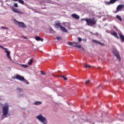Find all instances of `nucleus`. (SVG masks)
<instances>
[{
    "label": "nucleus",
    "mask_w": 124,
    "mask_h": 124,
    "mask_svg": "<svg viewBox=\"0 0 124 124\" xmlns=\"http://www.w3.org/2000/svg\"><path fill=\"white\" fill-rule=\"evenodd\" d=\"M83 20L86 21L88 26L93 27V26H95V25H96L97 21L94 17L93 18H84Z\"/></svg>",
    "instance_id": "f257e3e1"
},
{
    "label": "nucleus",
    "mask_w": 124,
    "mask_h": 124,
    "mask_svg": "<svg viewBox=\"0 0 124 124\" xmlns=\"http://www.w3.org/2000/svg\"><path fill=\"white\" fill-rule=\"evenodd\" d=\"M54 27L55 28L61 29V31H63L64 32H67V30H66V28L62 27V24L60 23V21H57L55 22Z\"/></svg>",
    "instance_id": "f03ea898"
},
{
    "label": "nucleus",
    "mask_w": 124,
    "mask_h": 124,
    "mask_svg": "<svg viewBox=\"0 0 124 124\" xmlns=\"http://www.w3.org/2000/svg\"><path fill=\"white\" fill-rule=\"evenodd\" d=\"M15 24L18 26L19 28H22V29H26L27 28V25L23 22H19L16 20H15Z\"/></svg>",
    "instance_id": "7ed1b4c3"
},
{
    "label": "nucleus",
    "mask_w": 124,
    "mask_h": 124,
    "mask_svg": "<svg viewBox=\"0 0 124 124\" xmlns=\"http://www.w3.org/2000/svg\"><path fill=\"white\" fill-rule=\"evenodd\" d=\"M37 119L40 121L43 124H47V120L46 118L42 116L41 114L36 117Z\"/></svg>",
    "instance_id": "20e7f679"
},
{
    "label": "nucleus",
    "mask_w": 124,
    "mask_h": 124,
    "mask_svg": "<svg viewBox=\"0 0 124 124\" xmlns=\"http://www.w3.org/2000/svg\"><path fill=\"white\" fill-rule=\"evenodd\" d=\"M3 115L6 116L8 114V111H9V107L8 106H4L2 108Z\"/></svg>",
    "instance_id": "39448f33"
},
{
    "label": "nucleus",
    "mask_w": 124,
    "mask_h": 124,
    "mask_svg": "<svg viewBox=\"0 0 124 124\" xmlns=\"http://www.w3.org/2000/svg\"><path fill=\"white\" fill-rule=\"evenodd\" d=\"M0 47L5 50V53L7 54V57L9 59V60H11V57H10V51H8V49L3 47L2 46H0Z\"/></svg>",
    "instance_id": "423d86ee"
},
{
    "label": "nucleus",
    "mask_w": 124,
    "mask_h": 124,
    "mask_svg": "<svg viewBox=\"0 0 124 124\" xmlns=\"http://www.w3.org/2000/svg\"><path fill=\"white\" fill-rule=\"evenodd\" d=\"M113 53L119 61H121V57L120 56V54H119V52L118 51L114 50L113 51Z\"/></svg>",
    "instance_id": "0eeeda50"
},
{
    "label": "nucleus",
    "mask_w": 124,
    "mask_h": 124,
    "mask_svg": "<svg viewBox=\"0 0 124 124\" xmlns=\"http://www.w3.org/2000/svg\"><path fill=\"white\" fill-rule=\"evenodd\" d=\"M12 10L15 13H18V14H23V12L21 11L18 10V9L15 8L14 7H12Z\"/></svg>",
    "instance_id": "6e6552de"
},
{
    "label": "nucleus",
    "mask_w": 124,
    "mask_h": 124,
    "mask_svg": "<svg viewBox=\"0 0 124 124\" xmlns=\"http://www.w3.org/2000/svg\"><path fill=\"white\" fill-rule=\"evenodd\" d=\"M67 44L68 45H69L70 46H72V47H78V43H76L75 42L72 43V42H68L67 43Z\"/></svg>",
    "instance_id": "1a4fd4ad"
},
{
    "label": "nucleus",
    "mask_w": 124,
    "mask_h": 124,
    "mask_svg": "<svg viewBox=\"0 0 124 124\" xmlns=\"http://www.w3.org/2000/svg\"><path fill=\"white\" fill-rule=\"evenodd\" d=\"M16 79L21 81H23L24 80H25V78H24V77L18 75L16 76Z\"/></svg>",
    "instance_id": "9d476101"
},
{
    "label": "nucleus",
    "mask_w": 124,
    "mask_h": 124,
    "mask_svg": "<svg viewBox=\"0 0 124 124\" xmlns=\"http://www.w3.org/2000/svg\"><path fill=\"white\" fill-rule=\"evenodd\" d=\"M93 42H94V43H96V44H99V45H101V46H105L104 43H102L96 40H93Z\"/></svg>",
    "instance_id": "9b49d317"
},
{
    "label": "nucleus",
    "mask_w": 124,
    "mask_h": 124,
    "mask_svg": "<svg viewBox=\"0 0 124 124\" xmlns=\"http://www.w3.org/2000/svg\"><path fill=\"white\" fill-rule=\"evenodd\" d=\"M124 5H122V4H120V5H119L117 7V9H116V11L117 12H119V11H120V9H123V8H124Z\"/></svg>",
    "instance_id": "f8f14e48"
},
{
    "label": "nucleus",
    "mask_w": 124,
    "mask_h": 124,
    "mask_svg": "<svg viewBox=\"0 0 124 124\" xmlns=\"http://www.w3.org/2000/svg\"><path fill=\"white\" fill-rule=\"evenodd\" d=\"M54 77H62V78H63V80H64L65 81H67V78H65V77L63 76H61V75H58L57 76H54Z\"/></svg>",
    "instance_id": "ddd939ff"
},
{
    "label": "nucleus",
    "mask_w": 124,
    "mask_h": 124,
    "mask_svg": "<svg viewBox=\"0 0 124 124\" xmlns=\"http://www.w3.org/2000/svg\"><path fill=\"white\" fill-rule=\"evenodd\" d=\"M119 36L120 37L121 40L122 41V42H124V35H123V34L122 33H120L119 34Z\"/></svg>",
    "instance_id": "4468645a"
},
{
    "label": "nucleus",
    "mask_w": 124,
    "mask_h": 124,
    "mask_svg": "<svg viewBox=\"0 0 124 124\" xmlns=\"http://www.w3.org/2000/svg\"><path fill=\"white\" fill-rule=\"evenodd\" d=\"M111 34H112V35H113L114 36L116 37V38H118V39L120 38V37L118 36V34L116 32H113L112 33H111Z\"/></svg>",
    "instance_id": "2eb2a0df"
},
{
    "label": "nucleus",
    "mask_w": 124,
    "mask_h": 124,
    "mask_svg": "<svg viewBox=\"0 0 124 124\" xmlns=\"http://www.w3.org/2000/svg\"><path fill=\"white\" fill-rule=\"evenodd\" d=\"M72 17L73 18H74V19H78V15L75 14H73L72 15Z\"/></svg>",
    "instance_id": "dca6fc26"
},
{
    "label": "nucleus",
    "mask_w": 124,
    "mask_h": 124,
    "mask_svg": "<svg viewBox=\"0 0 124 124\" xmlns=\"http://www.w3.org/2000/svg\"><path fill=\"white\" fill-rule=\"evenodd\" d=\"M116 18H117V19H118V20L120 21V22H122V21H123V18H122L121 16H119V15L116 16Z\"/></svg>",
    "instance_id": "f3484780"
},
{
    "label": "nucleus",
    "mask_w": 124,
    "mask_h": 124,
    "mask_svg": "<svg viewBox=\"0 0 124 124\" xmlns=\"http://www.w3.org/2000/svg\"><path fill=\"white\" fill-rule=\"evenodd\" d=\"M119 0H110L109 2L110 4H113V3H115L116 1H118Z\"/></svg>",
    "instance_id": "a211bd4d"
},
{
    "label": "nucleus",
    "mask_w": 124,
    "mask_h": 124,
    "mask_svg": "<svg viewBox=\"0 0 124 124\" xmlns=\"http://www.w3.org/2000/svg\"><path fill=\"white\" fill-rule=\"evenodd\" d=\"M33 62V58H31L30 59V62H28L29 65H31V63H32Z\"/></svg>",
    "instance_id": "6ab92c4d"
},
{
    "label": "nucleus",
    "mask_w": 124,
    "mask_h": 124,
    "mask_svg": "<svg viewBox=\"0 0 124 124\" xmlns=\"http://www.w3.org/2000/svg\"><path fill=\"white\" fill-rule=\"evenodd\" d=\"M42 102L40 101H37L34 103L35 105H40L41 104Z\"/></svg>",
    "instance_id": "aec40b11"
},
{
    "label": "nucleus",
    "mask_w": 124,
    "mask_h": 124,
    "mask_svg": "<svg viewBox=\"0 0 124 124\" xmlns=\"http://www.w3.org/2000/svg\"><path fill=\"white\" fill-rule=\"evenodd\" d=\"M35 40L37 41H39L40 40V37L38 36H36L35 38Z\"/></svg>",
    "instance_id": "412c9836"
},
{
    "label": "nucleus",
    "mask_w": 124,
    "mask_h": 124,
    "mask_svg": "<svg viewBox=\"0 0 124 124\" xmlns=\"http://www.w3.org/2000/svg\"><path fill=\"white\" fill-rule=\"evenodd\" d=\"M24 83H25V84H26V85H29L30 84V82H29V81H28V80H26V79L24 78V80H23Z\"/></svg>",
    "instance_id": "4be33fe9"
},
{
    "label": "nucleus",
    "mask_w": 124,
    "mask_h": 124,
    "mask_svg": "<svg viewBox=\"0 0 124 124\" xmlns=\"http://www.w3.org/2000/svg\"><path fill=\"white\" fill-rule=\"evenodd\" d=\"M18 1L21 4H24V3H25V2L23 0H18Z\"/></svg>",
    "instance_id": "5701e85b"
},
{
    "label": "nucleus",
    "mask_w": 124,
    "mask_h": 124,
    "mask_svg": "<svg viewBox=\"0 0 124 124\" xmlns=\"http://www.w3.org/2000/svg\"><path fill=\"white\" fill-rule=\"evenodd\" d=\"M21 66H22V67H24V68H28V65H25V64H20Z\"/></svg>",
    "instance_id": "b1692460"
},
{
    "label": "nucleus",
    "mask_w": 124,
    "mask_h": 124,
    "mask_svg": "<svg viewBox=\"0 0 124 124\" xmlns=\"http://www.w3.org/2000/svg\"><path fill=\"white\" fill-rule=\"evenodd\" d=\"M105 3L106 4H107V5H110V4H111V3H110V1H106V2H105Z\"/></svg>",
    "instance_id": "393cba45"
},
{
    "label": "nucleus",
    "mask_w": 124,
    "mask_h": 124,
    "mask_svg": "<svg viewBox=\"0 0 124 124\" xmlns=\"http://www.w3.org/2000/svg\"><path fill=\"white\" fill-rule=\"evenodd\" d=\"M85 68H90V67H92L91 65H85Z\"/></svg>",
    "instance_id": "a878e982"
},
{
    "label": "nucleus",
    "mask_w": 124,
    "mask_h": 124,
    "mask_svg": "<svg viewBox=\"0 0 124 124\" xmlns=\"http://www.w3.org/2000/svg\"><path fill=\"white\" fill-rule=\"evenodd\" d=\"M56 39L57 40H62V37H56Z\"/></svg>",
    "instance_id": "bb28decb"
},
{
    "label": "nucleus",
    "mask_w": 124,
    "mask_h": 124,
    "mask_svg": "<svg viewBox=\"0 0 124 124\" xmlns=\"http://www.w3.org/2000/svg\"><path fill=\"white\" fill-rule=\"evenodd\" d=\"M40 72L42 75H46V73H45L44 71H41Z\"/></svg>",
    "instance_id": "cd10ccee"
},
{
    "label": "nucleus",
    "mask_w": 124,
    "mask_h": 124,
    "mask_svg": "<svg viewBox=\"0 0 124 124\" xmlns=\"http://www.w3.org/2000/svg\"><path fill=\"white\" fill-rule=\"evenodd\" d=\"M90 33H91V34H92L93 35H95L96 34L98 35V34L97 33V32H96L95 33H93V32H91Z\"/></svg>",
    "instance_id": "c85d7f7f"
},
{
    "label": "nucleus",
    "mask_w": 124,
    "mask_h": 124,
    "mask_svg": "<svg viewBox=\"0 0 124 124\" xmlns=\"http://www.w3.org/2000/svg\"><path fill=\"white\" fill-rule=\"evenodd\" d=\"M14 6L15 7H18V4L17 3H15L14 4Z\"/></svg>",
    "instance_id": "c756f323"
},
{
    "label": "nucleus",
    "mask_w": 124,
    "mask_h": 124,
    "mask_svg": "<svg viewBox=\"0 0 124 124\" xmlns=\"http://www.w3.org/2000/svg\"><path fill=\"white\" fill-rule=\"evenodd\" d=\"M17 91H18L19 92H23V89H21V88H17Z\"/></svg>",
    "instance_id": "7c9ffc66"
},
{
    "label": "nucleus",
    "mask_w": 124,
    "mask_h": 124,
    "mask_svg": "<svg viewBox=\"0 0 124 124\" xmlns=\"http://www.w3.org/2000/svg\"><path fill=\"white\" fill-rule=\"evenodd\" d=\"M90 82H91V81L90 80H88L86 81H85V84L87 85V84H89V83H90Z\"/></svg>",
    "instance_id": "2f4dec72"
},
{
    "label": "nucleus",
    "mask_w": 124,
    "mask_h": 124,
    "mask_svg": "<svg viewBox=\"0 0 124 124\" xmlns=\"http://www.w3.org/2000/svg\"><path fill=\"white\" fill-rule=\"evenodd\" d=\"M81 41H82V38H78V42H81Z\"/></svg>",
    "instance_id": "473e14b6"
},
{
    "label": "nucleus",
    "mask_w": 124,
    "mask_h": 124,
    "mask_svg": "<svg viewBox=\"0 0 124 124\" xmlns=\"http://www.w3.org/2000/svg\"><path fill=\"white\" fill-rule=\"evenodd\" d=\"M6 117H7V116H5V117L2 116L1 120H3L5 118H6Z\"/></svg>",
    "instance_id": "72a5a7b5"
},
{
    "label": "nucleus",
    "mask_w": 124,
    "mask_h": 124,
    "mask_svg": "<svg viewBox=\"0 0 124 124\" xmlns=\"http://www.w3.org/2000/svg\"><path fill=\"white\" fill-rule=\"evenodd\" d=\"M40 40H41L42 41V42H43V40H44V39L43 38H40Z\"/></svg>",
    "instance_id": "f704fd0d"
},
{
    "label": "nucleus",
    "mask_w": 124,
    "mask_h": 124,
    "mask_svg": "<svg viewBox=\"0 0 124 124\" xmlns=\"http://www.w3.org/2000/svg\"><path fill=\"white\" fill-rule=\"evenodd\" d=\"M78 48H81V45H78Z\"/></svg>",
    "instance_id": "c9c22d12"
},
{
    "label": "nucleus",
    "mask_w": 124,
    "mask_h": 124,
    "mask_svg": "<svg viewBox=\"0 0 124 124\" xmlns=\"http://www.w3.org/2000/svg\"><path fill=\"white\" fill-rule=\"evenodd\" d=\"M12 1H18V0H11Z\"/></svg>",
    "instance_id": "e433bc0d"
},
{
    "label": "nucleus",
    "mask_w": 124,
    "mask_h": 124,
    "mask_svg": "<svg viewBox=\"0 0 124 124\" xmlns=\"http://www.w3.org/2000/svg\"><path fill=\"white\" fill-rule=\"evenodd\" d=\"M4 29H6V30H8V28H7V27H4Z\"/></svg>",
    "instance_id": "4c0bfd02"
},
{
    "label": "nucleus",
    "mask_w": 124,
    "mask_h": 124,
    "mask_svg": "<svg viewBox=\"0 0 124 124\" xmlns=\"http://www.w3.org/2000/svg\"><path fill=\"white\" fill-rule=\"evenodd\" d=\"M24 38H25V39H28V38L27 37H24Z\"/></svg>",
    "instance_id": "58836bf2"
},
{
    "label": "nucleus",
    "mask_w": 124,
    "mask_h": 124,
    "mask_svg": "<svg viewBox=\"0 0 124 124\" xmlns=\"http://www.w3.org/2000/svg\"><path fill=\"white\" fill-rule=\"evenodd\" d=\"M81 50H83V51L85 50L83 47L81 48Z\"/></svg>",
    "instance_id": "ea45409f"
},
{
    "label": "nucleus",
    "mask_w": 124,
    "mask_h": 124,
    "mask_svg": "<svg viewBox=\"0 0 124 124\" xmlns=\"http://www.w3.org/2000/svg\"><path fill=\"white\" fill-rule=\"evenodd\" d=\"M1 28H2V29H4V27H3V26H2Z\"/></svg>",
    "instance_id": "a19ab883"
},
{
    "label": "nucleus",
    "mask_w": 124,
    "mask_h": 124,
    "mask_svg": "<svg viewBox=\"0 0 124 124\" xmlns=\"http://www.w3.org/2000/svg\"><path fill=\"white\" fill-rule=\"evenodd\" d=\"M79 18H80V16H78V19H79Z\"/></svg>",
    "instance_id": "79ce46f5"
},
{
    "label": "nucleus",
    "mask_w": 124,
    "mask_h": 124,
    "mask_svg": "<svg viewBox=\"0 0 124 124\" xmlns=\"http://www.w3.org/2000/svg\"><path fill=\"white\" fill-rule=\"evenodd\" d=\"M101 85H100L98 87H100Z\"/></svg>",
    "instance_id": "37998d69"
},
{
    "label": "nucleus",
    "mask_w": 124,
    "mask_h": 124,
    "mask_svg": "<svg viewBox=\"0 0 124 124\" xmlns=\"http://www.w3.org/2000/svg\"><path fill=\"white\" fill-rule=\"evenodd\" d=\"M51 30H52L53 29L52 28H51Z\"/></svg>",
    "instance_id": "c03bdc74"
},
{
    "label": "nucleus",
    "mask_w": 124,
    "mask_h": 124,
    "mask_svg": "<svg viewBox=\"0 0 124 124\" xmlns=\"http://www.w3.org/2000/svg\"><path fill=\"white\" fill-rule=\"evenodd\" d=\"M107 32H108V31H107Z\"/></svg>",
    "instance_id": "a18cd8bd"
}]
</instances>
